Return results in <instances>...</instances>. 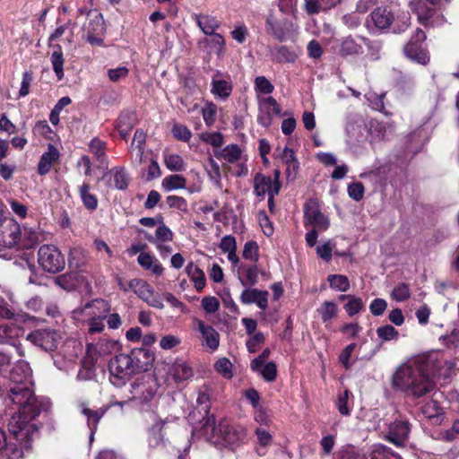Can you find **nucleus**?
I'll return each instance as SVG.
<instances>
[{"label":"nucleus","mask_w":459,"mask_h":459,"mask_svg":"<svg viewBox=\"0 0 459 459\" xmlns=\"http://www.w3.org/2000/svg\"><path fill=\"white\" fill-rule=\"evenodd\" d=\"M446 364L440 352L419 354L396 369L392 377V387L407 396L422 397L435 389L433 378L442 375L441 371Z\"/></svg>","instance_id":"nucleus-1"},{"label":"nucleus","mask_w":459,"mask_h":459,"mask_svg":"<svg viewBox=\"0 0 459 459\" xmlns=\"http://www.w3.org/2000/svg\"><path fill=\"white\" fill-rule=\"evenodd\" d=\"M17 407V413L8 422V430L22 446L30 447L39 437V427L31 422L38 417L43 408L29 384L9 385L5 402Z\"/></svg>","instance_id":"nucleus-2"},{"label":"nucleus","mask_w":459,"mask_h":459,"mask_svg":"<svg viewBox=\"0 0 459 459\" xmlns=\"http://www.w3.org/2000/svg\"><path fill=\"white\" fill-rule=\"evenodd\" d=\"M203 430L206 435L215 442L235 450L247 441V429L241 425L229 424L226 420H221L216 425L215 416L209 417L203 423Z\"/></svg>","instance_id":"nucleus-3"},{"label":"nucleus","mask_w":459,"mask_h":459,"mask_svg":"<svg viewBox=\"0 0 459 459\" xmlns=\"http://www.w3.org/2000/svg\"><path fill=\"white\" fill-rule=\"evenodd\" d=\"M22 229L13 219H4L0 222V257L10 259L9 251L20 248Z\"/></svg>","instance_id":"nucleus-4"},{"label":"nucleus","mask_w":459,"mask_h":459,"mask_svg":"<svg viewBox=\"0 0 459 459\" xmlns=\"http://www.w3.org/2000/svg\"><path fill=\"white\" fill-rule=\"evenodd\" d=\"M427 35L423 30L417 28L409 41L403 46V55L412 62L426 65L430 61L429 52L425 45Z\"/></svg>","instance_id":"nucleus-5"},{"label":"nucleus","mask_w":459,"mask_h":459,"mask_svg":"<svg viewBox=\"0 0 459 459\" xmlns=\"http://www.w3.org/2000/svg\"><path fill=\"white\" fill-rule=\"evenodd\" d=\"M39 266L49 273H58L65 267V259L61 251L54 245H42L38 251Z\"/></svg>","instance_id":"nucleus-6"},{"label":"nucleus","mask_w":459,"mask_h":459,"mask_svg":"<svg viewBox=\"0 0 459 459\" xmlns=\"http://www.w3.org/2000/svg\"><path fill=\"white\" fill-rule=\"evenodd\" d=\"M110 382L116 386H122L128 381L135 370L128 354L120 353L116 355L108 362Z\"/></svg>","instance_id":"nucleus-7"},{"label":"nucleus","mask_w":459,"mask_h":459,"mask_svg":"<svg viewBox=\"0 0 459 459\" xmlns=\"http://www.w3.org/2000/svg\"><path fill=\"white\" fill-rule=\"evenodd\" d=\"M266 32L280 42L287 40L294 31V23L285 18H279L271 12L265 21Z\"/></svg>","instance_id":"nucleus-8"},{"label":"nucleus","mask_w":459,"mask_h":459,"mask_svg":"<svg viewBox=\"0 0 459 459\" xmlns=\"http://www.w3.org/2000/svg\"><path fill=\"white\" fill-rule=\"evenodd\" d=\"M27 340L45 351H54L57 349L61 335L55 329L42 328L30 332Z\"/></svg>","instance_id":"nucleus-9"},{"label":"nucleus","mask_w":459,"mask_h":459,"mask_svg":"<svg viewBox=\"0 0 459 459\" xmlns=\"http://www.w3.org/2000/svg\"><path fill=\"white\" fill-rule=\"evenodd\" d=\"M304 218L313 228H316L321 231L326 230L330 225L329 220L322 213L318 203L316 200L310 199L305 204Z\"/></svg>","instance_id":"nucleus-10"},{"label":"nucleus","mask_w":459,"mask_h":459,"mask_svg":"<svg viewBox=\"0 0 459 459\" xmlns=\"http://www.w3.org/2000/svg\"><path fill=\"white\" fill-rule=\"evenodd\" d=\"M109 303L103 299L88 301L80 309L74 311L82 319L92 317H107L110 312Z\"/></svg>","instance_id":"nucleus-11"},{"label":"nucleus","mask_w":459,"mask_h":459,"mask_svg":"<svg viewBox=\"0 0 459 459\" xmlns=\"http://www.w3.org/2000/svg\"><path fill=\"white\" fill-rule=\"evenodd\" d=\"M135 373H141L150 370L155 360V354L148 348H134L128 354Z\"/></svg>","instance_id":"nucleus-12"},{"label":"nucleus","mask_w":459,"mask_h":459,"mask_svg":"<svg viewBox=\"0 0 459 459\" xmlns=\"http://www.w3.org/2000/svg\"><path fill=\"white\" fill-rule=\"evenodd\" d=\"M211 92L217 98L226 100L232 93L233 83L229 74L217 70L211 82Z\"/></svg>","instance_id":"nucleus-13"},{"label":"nucleus","mask_w":459,"mask_h":459,"mask_svg":"<svg viewBox=\"0 0 459 459\" xmlns=\"http://www.w3.org/2000/svg\"><path fill=\"white\" fill-rule=\"evenodd\" d=\"M371 48L373 42L365 37H358L357 39L352 36L345 37L342 39L339 48V54L342 56H358L363 54V45Z\"/></svg>","instance_id":"nucleus-14"},{"label":"nucleus","mask_w":459,"mask_h":459,"mask_svg":"<svg viewBox=\"0 0 459 459\" xmlns=\"http://www.w3.org/2000/svg\"><path fill=\"white\" fill-rule=\"evenodd\" d=\"M411 424L406 420H394L390 423L386 439L397 446H403L409 437Z\"/></svg>","instance_id":"nucleus-15"},{"label":"nucleus","mask_w":459,"mask_h":459,"mask_svg":"<svg viewBox=\"0 0 459 459\" xmlns=\"http://www.w3.org/2000/svg\"><path fill=\"white\" fill-rule=\"evenodd\" d=\"M17 443H12L7 440L5 432L0 429V459H18L22 455L23 449H30L25 447L13 437Z\"/></svg>","instance_id":"nucleus-16"},{"label":"nucleus","mask_w":459,"mask_h":459,"mask_svg":"<svg viewBox=\"0 0 459 459\" xmlns=\"http://www.w3.org/2000/svg\"><path fill=\"white\" fill-rule=\"evenodd\" d=\"M268 296L269 292L267 290L250 288L242 291L240 301L243 304L255 303L260 309L265 310L268 307Z\"/></svg>","instance_id":"nucleus-17"},{"label":"nucleus","mask_w":459,"mask_h":459,"mask_svg":"<svg viewBox=\"0 0 459 459\" xmlns=\"http://www.w3.org/2000/svg\"><path fill=\"white\" fill-rule=\"evenodd\" d=\"M270 59L276 64L295 63L299 57L298 53L285 45L274 46L270 48Z\"/></svg>","instance_id":"nucleus-18"},{"label":"nucleus","mask_w":459,"mask_h":459,"mask_svg":"<svg viewBox=\"0 0 459 459\" xmlns=\"http://www.w3.org/2000/svg\"><path fill=\"white\" fill-rule=\"evenodd\" d=\"M370 18L376 28L386 30L392 26L394 13L387 6H379L370 13Z\"/></svg>","instance_id":"nucleus-19"},{"label":"nucleus","mask_w":459,"mask_h":459,"mask_svg":"<svg viewBox=\"0 0 459 459\" xmlns=\"http://www.w3.org/2000/svg\"><path fill=\"white\" fill-rule=\"evenodd\" d=\"M411 7L413 13L417 14L418 22L424 27L432 26L431 19L434 16L436 10L433 5L427 4L422 1L411 2Z\"/></svg>","instance_id":"nucleus-20"},{"label":"nucleus","mask_w":459,"mask_h":459,"mask_svg":"<svg viewBox=\"0 0 459 459\" xmlns=\"http://www.w3.org/2000/svg\"><path fill=\"white\" fill-rule=\"evenodd\" d=\"M67 262L68 267L72 272H82L88 263L86 251L81 247L70 248Z\"/></svg>","instance_id":"nucleus-21"},{"label":"nucleus","mask_w":459,"mask_h":459,"mask_svg":"<svg viewBox=\"0 0 459 459\" xmlns=\"http://www.w3.org/2000/svg\"><path fill=\"white\" fill-rule=\"evenodd\" d=\"M125 403L126 402H115L111 403L108 406L101 407L98 410L84 408L82 410V414L87 418V424L91 429V435L96 432L100 420L104 416L109 407L117 405L120 408H123Z\"/></svg>","instance_id":"nucleus-22"},{"label":"nucleus","mask_w":459,"mask_h":459,"mask_svg":"<svg viewBox=\"0 0 459 459\" xmlns=\"http://www.w3.org/2000/svg\"><path fill=\"white\" fill-rule=\"evenodd\" d=\"M59 159L58 150L52 144L48 145V151L44 152L38 163V173L40 176L48 174L51 168L57 160Z\"/></svg>","instance_id":"nucleus-23"},{"label":"nucleus","mask_w":459,"mask_h":459,"mask_svg":"<svg viewBox=\"0 0 459 459\" xmlns=\"http://www.w3.org/2000/svg\"><path fill=\"white\" fill-rule=\"evenodd\" d=\"M193 19L205 35L214 34L221 27V22L209 14L195 13Z\"/></svg>","instance_id":"nucleus-24"},{"label":"nucleus","mask_w":459,"mask_h":459,"mask_svg":"<svg viewBox=\"0 0 459 459\" xmlns=\"http://www.w3.org/2000/svg\"><path fill=\"white\" fill-rule=\"evenodd\" d=\"M137 262L143 269L151 271L156 276H160L163 274L164 268L162 264L153 255L149 252L140 253L137 257Z\"/></svg>","instance_id":"nucleus-25"},{"label":"nucleus","mask_w":459,"mask_h":459,"mask_svg":"<svg viewBox=\"0 0 459 459\" xmlns=\"http://www.w3.org/2000/svg\"><path fill=\"white\" fill-rule=\"evenodd\" d=\"M198 330L201 332L202 336L204 340L205 344L212 351L216 350L220 344V334L219 333L209 325H206L204 321H197Z\"/></svg>","instance_id":"nucleus-26"},{"label":"nucleus","mask_w":459,"mask_h":459,"mask_svg":"<svg viewBox=\"0 0 459 459\" xmlns=\"http://www.w3.org/2000/svg\"><path fill=\"white\" fill-rule=\"evenodd\" d=\"M30 368L27 362L19 361L10 370V385L29 384Z\"/></svg>","instance_id":"nucleus-27"},{"label":"nucleus","mask_w":459,"mask_h":459,"mask_svg":"<svg viewBox=\"0 0 459 459\" xmlns=\"http://www.w3.org/2000/svg\"><path fill=\"white\" fill-rule=\"evenodd\" d=\"M196 410L200 414H202V424L212 416H214V414H211V396L208 393V388L206 386H204V388H201L198 392L197 399H196Z\"/></svg>","instance_id":"nucleus-28"},{"label":"nucleus","mask_w":459,"mask_h":459,"mask_svg":"<svg viewBox=\"0 0 459 459\" xmlns=\"http://www.w3.org/2000/svg\"><path fill=\"white\" fill-rule=\"evenodd\" d=\"M340 2L341 0H305V11L309 15L317 14L335 7Z\"/></svg>","instance_id":"nucleus-29"},{"label":"nucleus","mask_w":459,"mask_h":459,"mask_svg":"<svg viewBox=\"0 0 459 459\" xmlns=\"http://www.w3.org/2000/svg\"><path fill=\"white\" fill-rule=\"evenodd\" d=\"M170 374L176 383H180L192 377L193 369L187 362L177 359L170 368Z\"/></svg>","instance_id":"nucleus-30"},{"label":"nucleus","mask_w":459,"mask_h":459,"mask_svg":"<svg viewBox=\"0 0 459 459\" xmlns=\"http://www.w3.org/2000/svg\"><path fill=\"white\" fill-rule=\"evenodd\" d=\"M108 173L113 177V183H108V186L114 187L118 190L127 189L130 183V178L124 167H114Z\"/></svg>","instance_id":"nucleus-31"},{"label":"nucleus","mask_w":459,"mask_h":459,"mask_svg":"<svg viewBox=\"0 0 459 459\" xmlns=\"http://www.w3.org/2000/svg\"><path fill=\"white\" fill-rule=\"evenodd\" d=\"M392 26L389 30L394 34L403 33L411 25V14L408 12L398 11L394 13V19H392Z\"/></svg>","instance_id":"nucleus-32"},{"label":"nucleus","mask_w":459,"mask_h":459,"mask_svg":"<svg viewBox=\"0 0 459 459\" xmlns=\"http://www.w3.org/2000/svg\"><path fill=\"white\" fill-rule=\"evenodd\" d=\"M186 273L194 282L196 290H203L206 284V278L204 271L193 262H189L186 267Z\"/></svg>","instance_id":"nucleus-33"},{"label":"nucleus","mask_w":459,"mask_h":459,"mask_svg":"<svg viewBox=\"0 0 459 459\" xmlns=\"http://www.w3.org/2000/svg\"><path fill=\"white\" fill-rule=\"evenodd\" d=\"M173 236L172 230L165 223H161V225L158 226L154 236L147 232L144 234L145 239L154 245L172 241Z\"/></svg>","instance_id":"nucleus-34"},{"label":"nucleus","mask_w":459,"mask_h":459,"mask_svg":"<svg viewBox=\"0 0 459 459\" xmlns=\"http://www.w3.org/2000/svg\"><path fill=\"white\" fill-rule=\"evenodd\" d=\"M91 186L88 182H83L78 188V193L81 197L83 206L89 211H95L98 208V198L94 194L90 192Z\"/></svg>","instance_id":"nucleus-35"},{"label":"nucleus","mask_w":459,"mask_h":459,"mask_svg":"<svg viewBox=\"0 0 459 459\" xmlns=\"http://www.w3.org/2000/svg\"><path fill=\"white\" fill-rule=\"evenodd\" d=\"M272 178L262 173H256L254 178V193L256 196L264 199L266 193L269 195Z\"/></svg>","instance_id":"nucleus-36"},{"label":"nucleus","mask_w":459,"mask_h":459,"mask_svg":"<svg viewBox=\"0 0 459 459\" xmlns=\"http://www.w3.org/2000/svg\"><path fill=\"white\" fill-rule=\"evenodd\" d=\"M139 299H146L152 293L153 288L144 280L134 278L129 281V287Z\"/></svg>","instance_id":"nucleus-37"},{"label":"nucleus","mask_w":459,"mask_h":459,"mask_svg":"<svg viewBox=\"0 0 459 459\" xmlns=\"http://www.w3.org/2000/svg\"><path fill=\"white\" fill-rule=\"evenodd\" d=\"M351 398H353V394L349 389H345L343 392H340L338 394L337 399L335 401V406L342 416H350L353 403L350 404L349 401Z\"/></svg>","instance_id":"nucleus-38"},{"label":"nucleus","mask_w":459,"mask_h":459,"mask_svg":"<svg viewBox=\"0 0 459 459\" xmlns=\"http://www.w3.org/2000/svg\"><path fill=\"white\" fill-rule=\"evenodd\" d=\"M55 50L51 54L50 61L52 64L53 71L55 72L58 80L64 77V63L65 58L62 52V48L59 44L54 46Z\"/></svg>","instance_id":"nucleus-39"},{"label":"nucleus","mask_w":459,"mask_h":459,"mask_svg":"<svg viewBox=\"0 0 459 459\" xmlns=\"http://www.w3.org/2000/svg\"><path fill=\"white\" fill-rule=\"evenodd\" d=\"M20 328L14 325H0V343H11L14 345Z\"/></svg>","instance_id":"nucleus-40"},{"label":"nucleus","mask_w":459,"mask_h":459,"mask_svg":"<svg viewBox=\"0 0 459 459\" xmlns=\"http://www.w3.org/2000/svg\"><path fill=\"white\" fill-rule=\"evenodd\" d=\"M369 459H402L400 455L385 445H376L369 454Z\"/></svg>","instance_id":"nucleus-41"},{"label":"nucleus","mask_w":459,"mask_h":459,"mask_svg":"<svg viewBox=\"0 0 459 459\" xmlns=\"http://www.w3.org/2000/svg\"><path fill=\"white\" fill-rule=\"evenodd\" d=\"M186 178L179 174L167 176L162 180V187L166 191L186 188Z\"/></svg>","instance_id":"nucleus-42"},{"label":"nucleus","mask_w":459,"mask_h":459,"mask_svg":"<svg viewBox=\"0 0 459 459\" xmlns=\"http://www.w3.org/2000/svg\"><path fill=\"white\" fill-rule=\"evenodd\" d=\"M242 151L238 144H230L226 146L221 152H215L218 159H224L229 163L238 161L241 157Z\"/></svg>","instance_id":"nucleus-43"},{"label":"nucleus","mask_w":459,"mask_h":459,"mask_svg":"<svg viewBox=\"0 0 459 459\" xmlns=\"http://www.w3.org/2000/svg\"><path fill=\"white\" fill-rule=\"evenodd\" d=\"M317 312L321 316L323 323L331 321L333 318L337 316L338 307L333 301H324Z\"/></svg>","instance_id":"nucleus-44"},{"label":"nucleus","mask_w":459,"mask_h":459,"mask_svg":"<svg viewBox=\"0 0 459 459\" xmlns=\"http://www.w3.org/2000/svg\"><path fill=\"white\" fill-rule=\"evenodd\" d=\"M329 286L332 289L341 292H346L350 290L351 284L348 277L343 274H330L327 277Z\"/></svg>","instance_id":"nucleus-45"},{"label":"nucleus","mask_w":459,"mask_h":459,"mask_svg":"<svg viewBox=\"0 0 459 459\" xmlns=\"http://www.w3.org/2000/svg\"><path fill=\"white\" fill-rule=\"evenodd\" d=\"M107 317L83 318L82 323L87 326V333L90 335L100 333L105 329L104 321Z\"/></svg>","instance_id":"nucleus-46"},{"label":"nucleus","mask_w":459,"mask_h":459,"mask_svg":"<svg viewBox=\"0 0 459 459\" xmlns=\"http://www.w3.org/2000/svg\"><path fill=\"white\" fill-rule=\"evenodd\" d=\"M106 31L105 21L101 13L96 14L90 20L86 27L87 34H104Z\"/></svg>","instance_id":"nucleus-47"},{"label":"nucleus","mask_w":459,"mask_h":459,"mask_svg":"<svg viewBox=\"0 0 459 459\" xmlns=\"http://www.w3.org/2000/svg\"><path fill=\"white\" fill-rule=\"evenodd\" d=\"M107 143L98 137H94L89 143L90 152L95 155L97 160L103 161L107 158L106 155Z\"/></svg>","instance_id":"nucleus-48"},{"label":"nucleus","mask_w":459,"mask_h":459,"mask_svg":"<svg viewBox=\"0 0 459 459\" xmlns=\"http://www.w3.org/2000/svg\"><path fill=\"white\" fill-rule=\"evenodd\" d=\"M242 256L246 260L256 263L259 260V247L256 241L248 240L245 243Z\"/></svg>","instance_id":"nucleus-49"},{"label":"nucleus","mask_w":459,"mask_h":459,"mask_svg":"<svg viewBox=\"0 0 459 459\" xmlns=\"http://www.w3.org/2000/svg\"><path fill=\"white\" fill-rule=\"evenodd\" d=\"M411 290L408 283H398L391 292V298L397 302H403L410 299Z\"/></svg>","instance_id":"nucleus-50"},{"label":"nucleus","mask_w":459,"mask_h":459,"mask_svg":"<svg viewBox=\"0 0 459 459\" xmlns=\"http://www.w3.org/2000/svg\"><path fill=\"white\" fill-rule=\"evenodd\" d=\"M232 368V363L227 358H221L214 364V369L226 379L233 377Z\"/></svg>","instance_id":"nucleus-51"},{"label":"nucleus","mask_w":459,"mask_h":459,"mask_svg":"<svg viewBox=\"0 0 459 459\" xmlns=\"http://www.w3.org/2000/svg\"><path fill=\"white\" fill-rule=\"evenodd\" d=\"M130 117L127 115H120L116 122V128L123 140H127L128 135L133 128V125L129 121Z\"/></svg>","instance_id":"nucleus-52"},{"label":"nucleus","mask_w":459,"mask_h":459,"mask_svg":"<svg viewBox=\"0 0 459 459\" xmlns=\"http://www.w3.org/2000/svg\"><path fill=\"white\" fill-rule=\"evenodd\" d=\"M171 133L173 137L184 143L189 142L192 137V132L190 129L182 124L175 123L171 128Z\"/></svg>","instance_id":"nucleus-53"},{"label":"nucleus","mask_w":459,"mask_h":459,"mask_svg":"<svg viewBox=\"0 0 459 459\" xmlns=\"http://www.w3.org/2000/svg\"><path fill=\"white\" fill-rule=\"evenodd\" d=\"M166 167L170 171H183L185 169V162L183 158L178 154H169L164 156Z\"/></svg>","instance_id":"nucleus-54"},{"label":"nucleus","mask_w":459,"mask_h":459,"mask_svg":"<svg viewBox=\"0 0 459 459\" xmlns=\"http://www.w3.org/2000/svg\"><path fill=\"white\" fill-rule=\"evenodd\" d=\"M202 116L205 125L210 127L216 121L217 106L212 101H207L205 107L202 108Z\"/></svg>","instance_id":"nucleus-55"},{"label":"nucleus","mask_w":459,"mask_h":459,"mask_svg":"<svg viewBox=\"0 0 459 459\" xmlns=\"http://www.w3.org/2000/svg\"><path fill=\"white\" fill-rule=\"evenodd\" d=\"M166 204L169 208H174L179 211L182 213L188 212V203L187 201L178 195H168L166 197Z\"/></svg>","instance_id":"nucleus-56"},{"label":"nucleus","mask_w":459,"mask_h":459,"mask_svg":"<svg viewBox=\"0 0 459 459\" xmlns=\"http://www.w3.org/2000/svg\"><path fill=\"white\" fill-rule=\"evenodd\" d=\"M377 334L379 339L384 342L397 340L399 332L391 325H385L377 329Z\"/></svg>","instance_id":"nucleus-57"},{"label":"nucleus","mask_w":459,"mask_h":459,"mask_svg":"<svg viewBox=\"0 0 459 459\" xmlns=\"http://www.w3.org/2000/svg\"><path fill=\"white\" fill-rule=\"evenodd\" d=\"M246 277L245 279L238 276L239 281L243 286L250 285L255 286L258 282V269L256 264L245 267Z\"/></svg>","instance_id":"nucleus-58"},{"label":"nucleus","mask_w":459,"mask_h":459,"mask_svg":"<svg viewBox=\"0 0 459 459\" xmlns=\"http://www.w3.org/2000/svg\"><path fill=\"white\" fill-rule=\"evenodd\" d=\"M347 193L350 198L356 202L363 199L365 194V187L361 182L355 181L348 185Z\"/></svg>","instance_id":"nucleus-59"},{"label":"nucleus","mask_w":459,"mask_h":459,"mask_svg":"<svg viewBox=\"0 0 459 459\" xmlns=\"http://www.w3.org/2000/svg\"><path fill=\"white\" fill-rule=\"evenodd\" d=\"M212 38L210 39H205V42L208 46L213 48L217 55H221L225 48V39L220 33L210 34Z\"/></svg>","instance_id":"nucleus-60"},{"label":"nucleus","mask_w":459,"mask_h":459,"mask_svg":"<svg viewBox=\"0 0 459 459\" xmlns=\"http://www.w3.org/2000/svg\"><path fill=\"white\" fill-rule=\"evenodd\" d=\"M39 238L38 234L34 230H24V237L21 236V244L19 249H30L36 246L38 243Z\"/></svg>","instance_id":"nucleus-61"},{"label":"nucleus","mask_w":459,"mask_h":459,"mask_svg":"<svg viewBox=\"0 0 459 459\" xmlns=\"http://www.w3.org/2000/svg\"><path fill=\"white\" fill-rule=\"evenodd\" d=\"M118 348V342L111 339H102L97 343V350L100 355L110 354Z\"/></svg>","instance_id":"nucleus-62"},{"label":"nucleus","mask_w":459,"mask_h":459,"mask_svg":"<svg viewBox=\"0 0 459 459\" xmlns=\"http://www.w3.org/2000/svg\"><path fill=\"white\" fill-rule=\"evenodd\" d=\"M343 308L350 316H353L364 308V303L361 298L353 296L351 298V300L344 305Z\"/></svg>","instance_id":"nucleus-63"},{"label":"nucleus","mask_w":459,"mask_h":459,"mask_svg":"<svg viewBox=\"0 0 459 459\" xmlns=\"http://www.w3.org/2000/svg\"><path fill=\"white\" fill-rule=\"evenodd\" d=\"M439 341L446 347L452 349L459 346V330L454 329L449 334L441 335Z\"/></svg>","instance_id":"nucleus-64"}]
</instances>
